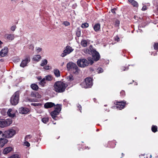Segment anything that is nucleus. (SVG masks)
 Here are the masks:
<instances>
[{
    "instance_id": "nucleus-1",
    "label": "nucleus",
    "mask_w": 158,
    "mask_h": 158,
    "mask_svg": "<svg viewBox=\"0 0 158 158\" xmlns=\"http://www.w3.org/2000/svg\"><path fill=\"white\" fill-rule=\"evenodd\" d=\"M84 52L86 54L92 55L93 59L96 61L98 60L100 58L99 53L93 49L92 45H90L89 48L84 50Z\"/></svg>"
},
{
    "instance_id": "nucleus-2",
    "label": "nucleus",
    "mask_w": 158,
    "mask_h": 158,
    "mask_svg": "<svg viewBox=\"0 0 158 158\" xmlns=\"http://www.w3.org/2000/svg\"><path fill=\"white\" fill-rule=\"evenodd\" d=\"M55 90L58 93L64 92L67 87L65 84L61 81H58L55 82L54 85Z\"/></svg>"
},
{
    "instance_id": "nucleus-3",
    "label": "nucleus",
    "mask_w": 158,
    "mask_h": 158,
    "mask_svg": "<svg viewBox=\"0 0 158 158\" xmlns=\"http://www.w3.org/2000/svg\"><path fill=\"white\" fill-rule=\"evenodd\" d=\"M93 63V61L90 57L88 58V60L83 58L79 59L77 61V65L81 68H84L88 66L89 63L92 64Z\"/></svg>"
},
{
    "instance_id": "nucleus-4",
    "label": "nucleus",
    "mask_w": 158,
    "mask_h": 158,
    "mask_svg": "<svg viewBox=\"0 0 158 158\" xmlns=\"http://www.w3.org/2000/svg\"><path fill=\"white\" fill-rule=\"evenodd\" d=\"M66 67L68 70L72 71L76 74H78L80 73V70L77 65L73 62L68 63L67 64Z\"/></svg>"
},
{
    "instance_id": "nucleus-5",
    "label": "nucleus",
    "mask_w": 158,
    "mask_h": 158,
    "mask_svg": "<svg viewBox=\"0 0 158 158\" xmlns=\"http://www.w3.org/2000/svg\"><path fill=\"white\" fill-rule=\"evenodd\" d=\"M19 91H16L11 97L10 102L13 105H16L19 102Z\"/></svg>"
},
{
    "instance_id": "nucleus-6",
    "label": "nucleus",
    "mask_w": 158,
    "mask_h": 158,
    "mask_svg": "<svg viewBox=\"0 0 158 158\" xmlns=\"http://www.w3.org/2000/svg\"><path fill=\"white\" fill-rule=\"evenodd\" d=\"M16 134V129L14 128L5 131L3 133L4 137L7 138L12 137Z\"/></svg>"
},
{
    "instance_id": "nucleus-7",
    "label": "nucleus",
    "mask_w": 158,
    "mask_h": 158,
    "mask_svg": "<svg viewBox=\"0 0 158 158\" xmlns=\"http://www.w3.org/2000/svg\"><path fill=\"white\" fill-rule=\"evenodd\" d=\"M61 109V105L57 104L55 107V110L51 112V114L52 117L54 119L56 117L60 112Z\"/></svg>"
},
{
    "instance_id": "nucleus-8",
    "label": "nucleus",
    "mask_w": 158,
    "mask_h": 158,
    "mask_svg": "<svg viewBox=\"0 0 158 158\" xmlns=\"http://www.w3.org/2000/svg\"><path fill=\"white\" fill-rule=\"evenodd\" d=\"M12 123V120L10 119H0V127L2 128L9 126Z\"/></svg>"
},
{
    "instance_id": "nucleus-9",
    "label": "nucleus",
    "mask_w": 158,
    "mask_h": 158,
    "mask_svg": "<svg viewBox=\"0 0 158 158\" xmlns=\"http://www.w3.org/2000/svg\"><path fill=\"white\" fill-rule=\"evenodd\" d=\"M93 85L92 79L90 77H87L85 79V81L82 84V85L85 88L90 87Z\"/></svg>"
},
{
    "instance_id": "nucleus-10",
    "label": "nucleus",
    "mask_w": 158,
    "mask_h": 158,
    "mask_svg": "<svg viewBox=\"0 0 158 158\" xmlns=\"http://www.w3.org/2000/svg\"><path fill=\"white\" fill-rule=\"evenodd\" d=\"M73 50V49L69 46H67L66 47L65 49L64 50L63 53L61 55L62 57H64L65 56L70 53Z\"/></svg>"
},
{
    "instance_id": "nucleus-11",
    "label": "nucleus",
    "mask_w": 158,
    "mask_h": 158,
    "mask_svg": "<svg viewBox=\"0 0 158 158\" xmlns=\"http://www.w3.org/2000/svg\"><path fill=\"white\" fill-rule=\"evenodd\" d=\"M19 112L21 114H25L29 112V110L26 107H21L19 108Z\"/></svg>"
},
{
    "instance_id": "nucleus-12",
    "label": "nucleus",
    "mask_w": 158,
    "mask_h": 158,
    "mask_svg": "<svg viewBox=\"0 0 158 158\" xmlns=\"http://www.w3.org/2000/svg\"><path fill=\"white\" fill-rule=\"evenodd\" d=\"M30 61V57H27L25 60H23L20 64V66L22 67H24L27 66V64Z\"/></svg>"
},
{
    "instance_id": "nucleus-13",
    "label": "nucleus",
    "mask_w": 158,
    "mask_h": 158,
    "mask_svg": "<svg viewBox=\"0 0 158 158\" xmlns=\"http://www.w3.org/2000/svg\"><path fill=\"white\" fill-rule=\"evenodd\" d=\"M125 106V102H118L117 104L116 107L117 108L121 110Z\"/></svg>"
},
{
    "instance_id": "nucleus-14",
    "label": "nucleus",
    "mask_w": 158,
    "mask_h": 158,
    "mask_svg": "<svg viewBox=\"0 0 158 158\" xmlns=\"http://www.w3.org/2000/svg\"><path fill=\"white\" fill-rule=\"evenodd\" d=\"M8 52V49L7 47H5L0 52V55L2 57H3L7 55Z\"/></svg>"
},
{
    "instance_id": "nucleus-15",
    "label": "nucleus",
    "mask_w": 158,
    "mask_h": 158,
    "mask_svg": "<svg viewBox=\"0 0 158 158\" xmlns=\"http://www.w3.org/2000/svg\"><path fill=\"white\" fill-rule=\"evenodd\" d=\"M55 106V104L52 102H48L45 103L44 105L45 108L48 109L51 108Z\"/></svg>"
},
{
    "instance_id": "nucleus-16",
    "label": "nucleus",
    "mask_w": 158,
    "mask_h": 158,
    "mask_svg": "<svg viewBox=\"0 0 158 158\" xmlns=\"http://www.w3.org/2000/svg\"><path fill=\"white\" fill-rule=\"evenodd\" d=\"M8 115L11 117L13 118L15 116V114L14 112L11 109H9L7 112Z\"/></svg>"
},
{
    "instance_id": "nucleus-17",
    "label": "nucleus",
    "mask_w": 158,
    "mask_h": 158,
    "mask_svg": "<svg viewBox=\"0 0 158 158\" xmlns=\"http://www.w3.org/2000/svg\"><path fill=\"white\" fill-rule=\"evenodd\" d=\"M8 140L5 138H0V147H2L5 144L7 143Z\"/></svg>"
},
{
    "instance_id": "nucleus-18",
    "label": "nucleus",
    "mask_w": 158,
    "mask_h": 158,
    "mask_svg": "<svg viewBox=\"0 0 158 158\" xmlns=\"http://www.w3.org/2000/svg\"><path fill=\"white\" fill-rule=\"evenodd\" d=\"M31 96L32 97H35L38 98H40V95L36 92H31Z\"/></svg>"
},
{
    "instance_id": "nucleus-19",
    "label": "nucleus",
    "mask_w": 158,
    "mask_h": 158,
    "mask_svg": "<svg viewBox=\"0 0 158 158\" xmlns=\"http://www.w3.org/2000/svg\"><path fill=\"white\" fill-rule=\"evenodd\" d=\"M12 150V148L11 147H7L4 150L3 152V154H6L9 152H10Z\"/></svg>"
},
{
    "instance_id": "nucleus-20",
    "label": "nucleus",
    "mask_w": 158,
    "mask_h": 158,
    "mask_svg": "<svg viewBox=\"0 0 158 158\" xmlns=\"http://www.w3.org/2000/svg\"><path fill=\"white\" fill-rule=\"evenodd\" d=\"M94 30L97 32L99 31L100 28V25L99 23H96L94 26Z\"/></svg>"
},
{
    "instance_id": "nucleus-21",
    "label": "nucleus",
    "mask_w": 158,
    "mask_h": 158,
    "mask_svg": "<svg viewBox=\"0 0 158 158\" xmlns=\"http://www.w3.org/2000/svg\"><path fill=\"white\" fill-rule=\"evenodd\" d=\"M5 36L7 39L10 40H12L14 38V36L13 34H6Z\"/></svg>"
},
{
    "instance_id": "nucleus-22",
    "label": "nucleus",
    "mask_w": 158,
    "mask_h": 158,
    "mask_svg": "<svg viewBox=\"0 0 158 158\" xmlns=\"http://www.w3.org/2000/svg\"><path fill=\"white\" fill-rule=\"evenodd\" d=\"M54 73L55 76L57 77L60 76V72L59 70L57 69H55L54 70Z\"/></svg>"
},
{
    "instance_id": "nucleus-23",
    "label": "nucleus",
    "mask_w": 158,
    "mask_h": 158,
    "mask_svg": "<svg viewBox=\"0 0 158 158\" xmlns=\"http://www.w3.org/2000/svg\"><path fill=\"white\" fill-rule=\"evenodd\" d=\"M41 58V56L40 55H36L34 56L33 59L36 61H39Z\"/></svg>"
},
{
    "instance_id": "nucleus-24",
    "label": "nucleus",
    "mask_w": 158,
    "mask_h": 158,
    "mask_svg": "<svg viewBox=\"0 0 158 158\" xmlns=\"http://www.w3.org/2000/svg\"><path fill=\"white\" fill-rule=\"evenodd\" d=\"M31 87L32 89L35 90H37L39 88L38 86L35 84H32L31 85Z\"/></svg>"
},
{
    "instance_id": "nucleus-25",
    "label": "nucleus",
    "mask_w": 158,
    "mask_h": 158,
    "mask_svg": "<svg viewBox=\"0 0 158 158\" xmlns=\"http://www.w3.org/2000/svg\"><path fill=\"white\" fill-rule=\"evenodd\" d=\"M48 63L47 60L46 59H44L42 60L41 63L40 65L42 66H44L47 64Z\"/></svg>"
},
{
    "instance_id": "nucleus-26",
    "label": "nucleus",
    "mask_w": 158,
    "mask_h": 158,
    "mask_svg": "<svg viewBox=\"0 0 158 158\" xmlns=\"http://www.w3.org/2000/svg\"><path fill=\"white\" fill-rule=\"evenodd\" d=\"M152 130L153 132H156L157 131V127L156 126L153 125L152 127Z\"/></svg>"
},
{
    "instance_id": "nucleus-27",
    "label": "nucleus",
    "mask_w": 158,
    "mask_h": 158,
    "mask_svg": "<svg viewBox=\"0 0 158 158\" xmlns=\"http://www.w3.org/2000/svg\"><path fill=\"white\" fill-rule=\"evenodd\" d=\"M81 45L84 47H85L87 45V42L86 40H83L81 42Z\"/></svg>"
},
{
    "instance_id": "nucleus-28",
    "label": "nucleus",
    "mask_w": 158,
    "mask_h": 158,
    "mask_svg": "<svg viewBox=\"0 0 158 158\" xmlns=\"http://www.w3.org/2000/svg\"><path fill=\"white\" fill-rule=\"evenodd\" d=\"M49 121L48 117L44 118L42 119V122L44 123H46Z\"/></svg>"
},
{
    "instance_id": "nucleus-29",
    "label": "nucleus",
    "mask_w": 158,
    "mask_h": 158,
    "mask_svg": "<svg viewBox=\"0 0 158 158\" xmlns=\"http://www.w3.org/2000/svg\"><path fill=\"white\" fill-rule=\"evenodd\" d=\"M89 27V24L87 23H85L82 24L81 25V27L83 28H85Z\"/></svg>"
},
{
    "instance_id": "nucleus-30",
    "label": "nucleus",
    "mask_w": 158,
    "mask_h": 158,
    "mask_svg": "<svg viewBox=\"0 0 158 158\" xmlns=\"http://www.w3.org/2000/svg\"><path fill=\"white\" fill-rule=\"evenodd\" d=\"M45 80L48 81H50L52 79V77L50 75L47 76L45 77Z\"/></svg>"
},
{
    "instance_id": "nucleus-31",
    "label": "nucleus",
    "mask_w": 158,
    "mask_h": 158,
    "mask_svg": "<svg viewBox=\"0 0 158 158\" xmlns=\"http://www.w3.org/2000/svg\"><path fill=\"white\" fill-rule=\"evenodd\" d=\"M67 79L68 80H69L70 81H72L73 80V76L71 75L68 76L67 77Z\"/></svg>"
},
{
    "instance_id": "nucleus-32",
    "label": "nucleus",
    "mask_w": 158,
    "mask_h": 158,
    "mask_svg": "<svg viewBox=\"0 0 158 158\" xmlns=\"http://www.w3.org/2000/svg\"><path fill=\"white\" fill-rule=\"evenodd\" d=\"M8 158H20L19 155L17 154L13 155Z\"/></svg>"
},
{
    "instance_id": "nucleus-33",
    "label": "nucleus",
    "mask_w": 158,
    "mask_h": 158,
    "mask_svg": "<svg viewBox=\"0 0 158 158\" xmlns=\"http://www.w3.org/2000/svg\"><path fill=\"white\" fill-rule=\"evenodd\" d=\"M131 4L134 6L137 7L138 6V4L137 2H136L134 0V1H133V2L131 3Z\"/></svg>"
},
{
    "instance_id": "nucleus-34",
    "label": "nucleus",
    "mask_w": 158,
    "mask_h": 158,
    "mask_svg": "<svg viewBox=\"0 0 158 158\" xmlns=\"http://www.w3.org/2000/svg\"><path fill=\"white\" fill-rule=\"evenodd\" d=\"M46 80L45 78H44L42 79L41 80L40 82V84L42 85H44V84L45 83V81Z\"/></svg>"
},
{
    "instance_id": "nucleus-35",
    "label": "nucleus",
    "mask_w": 158,
    "mask_h": 158,
    "mask_svg": "<svg viewBox=\"0 0 158 158\" xmlns=\"http://www.w3.org/2000/svg\"><path fill=\"white\" fill-rule=\"evenodd\" d=\"M24 145L27 147H29L30 146V144L28 142H27V140H25V142H24Z\"/></svg>"
},
{
    "instance_id": "nucleus-36",
    "label": "nucleus",
    "mask_w": 158,
    "mask_h": 158,
    "mask_svg": "<svg viewBox=\"0 0 158 158\" xmlns=\"http://www.w3.org/2000/svg\"><path fill=\"white\" fill-rule=\"evenodd\" d=\"M31 137L32 136L30 135H27L25 138V140H27L28 139H30Z\"/></svg>"
},
{
    "instance_id": "nucleus-37",
    "label": "nucleus",
    "mask_w": 158,
    "mask_h": 158,
    "mask_svg": "<svg viewBox=\"0 0 158 158\" xmlns=\"http://www.w3.org/2000/svg\"><path fill=\"white\" fill-rule=\"evenodd\" d=\"M154 48L155 50H158V43H156L154 44Z\"/></svg>"
},
{
    "instance_id": "nucleus-38",
    "label": "nucleus",
    "mask_w": 158,
    "mask_h": 158,
    "mask_svg": "<svg viewBox=\"0 0 158 158\" xmlns=\"http://www.w3.org/2000/svg\"><path fill=\"white\" fill-rule=\"evenodd\" d=\"M81 31L78 30L76 32V35L77 37H80L81 36Z\"/></svg>"
},
{
    "instance_id": "nucleus-39",
    "label": "nucleus",
    "mask_w": 158,
    "mask_h": 158,
    "mask_svg": "<svg viewBox=\"0 0 158 158\" xmlns=\"http://www.w3.org/2000/svg\"><path fill=\"white\" fill-rule=\"evenodd\" d=\"M97 71L98 73H100L103 72V69L101 68L98 69Z\"/></svg>"
},
{
    "instance_id": "nucleus-40",
    "label": "nucleus",
    "mask_w": 158,
    "mask_h": 158,
    "mask_svg": "<svg viewBox=\"0 0 158 158\" xmlns=\"http://www.w3.org/2000/svg\"><path fill=\"white\" fill-rule=\"evenodd\" d=\"M63 24L66 26L69 25L70 23L68 21H65L63 23Z\"/></svg>"
},
{
    "instance_id": "nucleus-41",
    "label": "nucleus",
    "mask_w": 158,
    "mask_h": 158,
    "mask_svg": "<svg viewBox=\"0 0 158 158\" xmlns=\"http://www.w3.org/2000/svg\"><path fill=\"white\" fill-rule=\"evenodd\" d=\"M36 49L37 52L38 53L39 52L42 50V48L39 47H36Z\"/></svg>"
},
{
    "instance_id": "nucleus-42",
    "label": "nucleus",
    "mask_w": 158,
    "mask_h": 158,
    "mask_svg": "<svg viewBox=\"0 0 158 158\" xmlns=\"http://www.w3.org/2000/svg\"><path fill=\"white\" fill-rule=\"evenodd\" d=\"M16 26H13L11 27V31H15V29H16Z\"/></svg>"
},
{
    "instance_id": "nucleus-43",
    "label": "nucleus",
    "mask_w": 158,
    "mask_h": 158,
    "mask_svg": "<svg viewBox=\"0 0 158 158\" xmlns=\"http://www.w3.org/2000/svg\"><path fill=\"white\" fill-rule=\"evenodd\" d=\"M40 104V103H31V105L34 106H38Z\"/></svg>"
},
{
    "instance_id": "nucleus-44",
    "label": "nucleus",
    "mask_w": 158,
    "mask_h": 158,
    "mask_svg": "<svg viewBox=\"0 0 158 158\" xmlns=\"http://www.w3.org/2000/svg\"><path fill=\"white\" fill-rule=\"evenodd\" d=\"M44 68L45 69H47V70H48V69H50V66H48V65H47V66H45L44 67Z\"/></svg>"
},
{
    "instance_id": "nucleus-45",
    "label": "nucleus",
    "mask_w": 158,
    "mask_h": 158,
    "mask_svg": "<svg viewBox=\"0 0 158 158\" xmlns=\"http://www.w3.org/2000/svg\"><path fill=\"white\" fill-rule=\"evenodd\" d=\"M2 136L4 137L3 133H2V131H0V138Z\"/></svg>"
},
{
    "instance_id": "nucleus-46",
    "label": "nucleus",
    "mask_w": 158,
    "mask_h": 158,
    "mask_svg": "<svg viewBox=\"0 0 158 158\" xmlns=\"http://www.w3.org/2000/svg\"><path fill=\"white\" fill-rule=\"evenodd\" d=\"M146 8L147 7L146 6H143L142 9V10L143 11L145 10L146 9Z\"/></svg>"
},
{
    "instance_id": "nucleus-47",
    "label": "nucleus",
    "mask_w": 158,
    "mask_h": 158,
    "mask_svg": "<svg viewBox=\"0 0 158 158\" xmlns=\"http://www.w3.org/2000/svg\"><path fill=\"white\" fill-rule=\"evenodd\" d=\"M77 107L79 108L80 110V112H81V111L80 108H81V105L79 104H78L77 105Z\"/></svg>"
},
{
    "instance_id": "nucleus-48",
    "label": "nucleus",
    "mask_w": 158,
    "mask_h": 158,
    "mask_svg": "<svg viewBox=\"0 0 158 158\" xmlns=\"http://www.w3.org/2000/svg\"><path fill=\"white\" fill-rule=\"evenodd\" d=\"M119 24V21L118 20L116 21L115 22V25L118 26Z\"/></svg>"
},
{
    "instance_id": "nucleus-49",
    "label": "nucleus",
    "mask_w": 158,
    "mask_h": 158,
    "mask_svg": "<svg viewBox=\"0 0 158 158\" xmlns=\"http://www.w3.org/2000/svg\"><path fill=\"white\" fill-rule=\"evenodd\" d=\"M111 12L113 13H115V11L114 9H112L111 10Z\"/></svg>"
},
{
    "instance_id": "nucleus-50",
    "label": "nucleus",
    "mask_w": 158,
    "mask_h": 158,
    "mask_svg": "<svg viewBox=\"0 0 158 158\" xmlns=\"http://www.w3.org/2000/svg\"><path fill=\"white\" fill-rule=\"evenodd\" d=\"M3 44L2 42L0 40V48H1L2 47L1 45Z\"/></svg>"
},
{
    "instance_id": "nucleus-51",
    "label": "nucleus",
    "mask_w": 158,
    "mask_h": 158,
    "mask_svg": "<svg viewBox=\"0 0 158 158\" xmlns=\"http://www.w3.org/2000/svg\"><path fill=\"white\" fill-rule=\"evenodd\" d=\"M134 0H128L129 2H130L131 4L133 2V1H134Z\"/></svg>"
},
{
    "instance_id": "nucleus-52",
    "label": "nucleus",
    "mask_w": 158,
    "mask_h": 158,
    "mask_svg": "<svg viewBox=\"0 0 158 158\" xmlns=\"http://www.w3.org/2000/svg\"><path fill=\"white\" fill-rule=\"evenodd\" d=\"M115 40H117L118 41L119 40V38L118 37H117V38L115 39Z\"/></svg>"
},
{
    "instance_id": "nucleus-53",
    "label": "nucleus",
    "mask_w": 158,
    "mask_h": 158,
    "mask_svg": "<svg viewBox=\"0 0 158 158\" xmlns=\"http://www.w3.org/2000/svg\"><path fill=\"white\" fill-rule=\"evenodd\" d=\"M30 48L33 50V46L32 45H30Z\"/></svg>"
},
{
    "instance_id": "nucleus-54",
    "label": "nucleus",
    "mask_w": 158,
    "mask_h": 158,
    "mask_svg": "<svg viewBox=\"0 0 158 158\" xmlns=\"http://www.w3.org/2000/svg\"><path fill=\"white\" fill-rule=\"evenodd\" d=\"M153 4H154V5H156V6H158V5H156V4H155V2H153Z\"/></svg>"
},
{
    "instance_id": "nucleus-55",
    "label": "nucleus",
    "mask_w": 158,
    "mask_h": 158,
    "mask_svg": "<svg viewBox=\"0 0 158 158\" xmlns=\"http://www.w3.org/2000/svg\"><path fill=\"white\" fill-rule=\"evenodd\" d=\"M126 68H125V69H124L123 70H124V71H125V70H126Z\"/></svg>"
},
{
    "instance_id": "nucleus-56",
    "label": "nucleus",
    "mask_w": 158,
    "mask_h": 158,
    "mask_svg": "<svg viewBox=\"0 0 158 158\" xmlns=\"http://www.w3.org/2000/svg\"><path fill=\"white\" fill-rule=\"evenodd\" d=\"M121 93H124V91H122V92H121Z\"/></svg>"
},
{
    "instance_id": "nucleus-57",
    "label": "nucleus",
    "mask_w": 158,
    "mask_h": 158,
    "mask_svg": "<svg viewBox=\"0 0 158 158\" xmlns=\"http://www.w3.org/2000/svg\"><path fill=\"white\" fill-rule=\"evenodd\" d=\"M41 79V77H39V80H40V79Z\"/></svg>"
},
{
    "instance_id": "nucleus-58",
    "label": "nucleus",
    "mask_w": 158,
    "mask_h": 158,
    "mask_svg": "<svg viewBox=\"0 0 158 158\" xmlns=\"http://www.w3.org/2000/svg\"><path fill=\"white\" fill-rule=\"evenodd\" d=\"M16 0H11V1H15Z\"/></svg>"
},
{
    "instance_id": "nucleus-59",
    "label": "nucleus",
    "mask_w": 158,
    "mask_h": 158,
    "mask_svg": "<svg viewBox=\"0 0 158 158\" xmlns=\"http://www.w3.org/2000/svg\"><path fill=\"white\" fill-rule=\"evenodd\" d=\"M157 10L158 11V7L157 8Z\"/></svg>"
},
{
    "instance_id": "nucleus-60",
    "label": "nucleus",
    "mask_w": 158,
    "mask_h": 158,
    "mask_svg": "<svg viewBox=\"0 0 158 158\" xmlns=\"http://www.w3.org/2000/svg\"><path fill=\"white\" fill-rule=\"evenodd\" d=\"M98 129H97V131H98Z\"/></svg>"
}]
</instances>
